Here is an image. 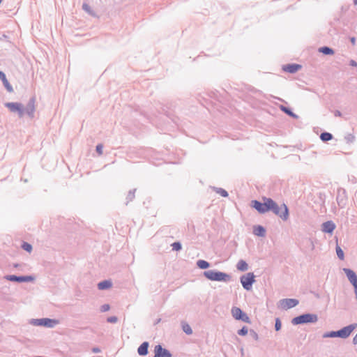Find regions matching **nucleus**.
<instances>
[{
  "instance_id": "f257e3e1",
  "label": "nucleus",
  "mask_w": 357,
  "mask_h": 357,
  "mask_svg": "<svg viewBox=\"0 0 357 357\" xmlns=\"http://www.w3.org/2000/svg\"><path fill=\"white\" fill-rule=\"evenodd\" d=\"M270 212L280 218L283 221H287L289 217L287 206L285 204L278 205L273 199L271 203Z\"/></svg>"
},
{
  "instance_id": "f03ea898",
  "label": "nucleus",
  "mask_w": 357,
  "mask_h": 357,
  "mask_svg": "<svg viewBox=\"0 0 357 357\" xmlns=\"http://www.w3.org/2000/svg\"><path fill=\"white\" fill-rule=\"evenodd\" d=\"M204 276L209 280L228 282L231 280V276L226 273L216 270H208L203 273Z\"/></svg>"
},
{
  "instance_id": "7ed1b4c3",
  "label": "nucleus",
  "mask_w": 357,
  "mask_h": 357,
  "mask_svg": "<svg viewBox=\"0 0 357 357\" xmlns=\"http://www.w3.org/2000/svg\"><path fill=\"white\" fill-rule=\"evenodd\" d=\"M262 202L258 200H252L250 203V206L254 208L259 213L264 214L270 212V206L272 201L271 198L263 197Z\"/></svg>"
},
{
  "instance_id": "20e7f679",
  "label": "nucleus",
  "mask_w": 357,
  "mask_h": 357,
  "mask_svg": "<svg viewBox=\"0 0 357 357\" xmlns=\"http://www.w3.org/2000/svg\"><path fill=\"white\" fill-rule=\"evenodd\" d=\"M318 321V316L316 314H302L292 319L293 325H299L310 323H316Z\"/></svg>"
},
{
  "instance_id": "39448f33",
  "label": "nucleus",
  "mask_w": 357,
  "mask_h": 357,
  "mask_svg": "<svg viewBox=\"0 0 357 357\" xmlns=\"http://www.w3.org/2000/svg\"><path fill=\"white\" fill-rule=\"evenodd\" d=\"M4 106L7 107L12 113H17L20 119L24 116V105L21 102H8L4 103Z\"/></svg>"
},
{
  "instance_id": "423d86ee",
  "label": "nucleus",
  "mask_w": 357,
  "mask_h": 357,
  "mask_svg": "<svg viewBox=\"0 0 357 357\" xmlns=\"http://www.w3.org/2000/svg\"><path fill=\"white\" fill-rule=\"evenodd\" d=\"M240 282L245 290L250 291L252 288V284L255 282V275L252 272L248 273L241 276Z\"/></svg>"
},
{
  "instance_id": "0eeeda50",
  "label": "nucleus",
  "mask_w": 357,
  "mask_h": 357,
  "mask_svg": "<svg viewBox=\"0 0 357 357\" xmlns=\"http://www.w3.org/2000/svg\"><path fill=\"white\" fill-rule=\"evenodd\" d=\"M231 314L233 317L236 320H241L245 323H250L249 317L241 308L234 307L231 309Z\"/></svg>"
},
{
  "instance_id": "6e6552de",
  "label": "nucleus",
  "mask_w": 357,
  "mask_h": 357,
  "mask_svg": "<svg viewBox=\"0 0 357 357\" xmlns=\"http://www.w3.org/2000/svg\"><path fill=\"white\" fill-rule=\"evenodd\" d=\"M36 97H31L26 105L24 106V115H27L30 119H33L34 117L35 112H36Z\"/></svg>"
},
{
  "instance_id": "1a4fd4ad",
  "label": "nucleus",
  "mask_w": 357,
  "mask_h": 357,
  "mask_svg": "<svg viewBox=\"0 0 357 357\" xmlns=\"http://www.w3.org/2000/svg\"><path fill=\"white\" fill-rule=\"evenodd\" d=\"M6 280L16 282H32L35 280V278L31 275H7L4 276Z\"/></svg>"
},
{
  "instance_id": "9d476101",
  "label": "nucleus",
  "mask_w": 357,
  "mask_h": 357,
  "mask_svg": "<svg viewBox=\"0 0 357 357\" xmlns=\"http://www.w3.org/2000/svg\"><path fill=\"white\" fill-rule=\"evenodd\" d=\"M356 327H357V324L354 323V324H351L350 325H348V326L343 327L342 328L338 330L337 331H338L339 337L343 338V339L347 338L348 337H349V335L353 332V331L356 328Z\"/></svg>"
},
{
  "instance_id": "9b49d317",
  "label": "nucleus",
  "mask_w": 357,
  "mask_h": 357,
  "mask_svg": "<svg viewBox=\"0 0 357 357\" xmlns=\"http://www.w3.org/2000/svg\"><path fill=\"white\" fill-rule=\"evenodd\" d=\"M336 201L340 208H344L347 204V196L344 189L339 188L337 192Z\"/></svg>"
},
{
  "instance_id": "f8f14e48",
  "label": "nucleus",
  "mask_w": 357,
  "mask_h": 357,
  "mask_svg": "<svg viewBox=\"0 0 357 357\" xmlns=\"http://www.w3.org/2000/svg\"><path fill=\"white\" fill-rule=\"evenodd\" d=\"M298 303V300L295 298H284L280 301V307L284 310L294 307Z\"/></svg>"
},
{
  "instance_id": "ddd939ff",
  "label": "nucleus",
  "mask_w": 357,
  "mask_h": 357,
  "mask_svg": "<svg viewBox=\"0 0 357 357\" xmlns=\"http://www.w3.org/2000/svg\"><path fill=\"white\" fill-rule=\"evenodd\" d=\"M154 357H172L171 352L165 349L160 344H158L154 347Z\"/></svg>"
},
{
  "instance_id": "4468645a",
  "label": "nucleus",
  "mask_w": 357,
  "mask_h": 357,
  "mask_svg": "<svg viewBox=\"0 0 357 357\" xmlns=\"http://www.w3.org/2000/svg\"><path fill=\"white\" fill-rule=\"evenodd\" d=\"M342 271L346 274L349 281L354 287H357V275L356 273L351 269L347 268H344Z\"/></svg>"
},
{
  "instance_id": "2eb2a0df",
  "label": "nucleus",
  "mask_w": 357,
  "mask_h": 357,
  "mask_svg": "<svg viewBox=\"0 0 357 357\" xmlns=\"http://www.w3.org/2000/svg\"><path fill=\"white\" fill-rule=\"evenodd\" d=\"M302 66L297 63H290L284 65L282 66V70L285 72L289 73H295L300 69H301Z\"/></svg>"
},
{
  "instance_id": "dca6fc26",
  "label": "nucleus",
  "mask_w": 357,
  "mask_h": 357,
  "mask_svg": "<svg viewBox=\"0 0 357 357\" xmlns=\"http://www.w3.org/2000/svg\"><path fill=\"white\" fill-rule=\"evenodd\" d=\"M322 231L325 233L331 234L335 229V225L333 221H326L321 225Z\"/></svg>"
},
{
  "instance_id": "f3484780",
  "label": "nucleus",
  "mask_w": 357,
  "mask_h": 357,
  "mask_svg": "<svg viewBox=\"0 0 357 357\" xmlns=\"http://www.w3.org/2000/svg\"><path fill=\"white\" fill-rule=\"evenodd\" d=\"M42 326L47 328H54L55 326L59 324V321L55 319L43 318Z\"/></svg>"
},
{
  "instance_id": "a211bd4d",
  "label": "nucleus",
  "mask_w": 357,
  "mask_h": 357,
  "mask_svg": "<svg viewBox=\"0 0 357 357\" xmlns=\"http://www.w3.org/2000/svg\"><path fill=\"white\" fill-rule=\"evenodd\" d=\"M149 344L148 342H144L137 349V352L139 356H146L149 353Z\"/></svg>"
},
{
  "instance_id": "6ab92c4d",
  "label": "nucleus",
  "mask_w": 357,
  "mask_h": 357,
  "mask_svg": "<svg viewBox=\"0 0 357 357\" xmlns=\"http://www.w3.org/2000/svg\"><path fill=\"white\" fill-rule=\"evenodd\" d=\"M253 234L259 237L266 236V229L261 225H255L253 227Z\"/></svg>"
},
{
  "instance_id": "aec40b11",
  "label": "nucleus",
  "mask_w": 357,
  "mask_h": 357,
  "mask_svg": "<svg viewBox=\"0 0 357 357\" xmlns=\"http://www.w3.org/2000/svg\"><path fill=\"white\" fill-rule=\"evenodd\" d=\"M112 282L108 280L101 281L98 284V288L100 290L108 289L110 287H112Z\"/></svg>"
},
{
  "instance_id": "412c9836",
  "label": "nucleus",
  "mask_w": 357,
  "mask_h": 357,
  "mask_svg": "<svg viewBox=\"0 0 357 357\" xmlns=\"http://www.w3.org/2000/svg\"><path fill=\"white\" fill-rule=\"evenodd\" d=\"M318 51L325 55H333L335 53L334 50L328 46L321 47L319 48Z\"/></svg>"
},
{
  "instance_id": "4be33fe9",
  "label": "nucleus",
  "mask_w": 357,
  "mask_h": 357,
  "mask_svg": "<svg viewBox=\"0 0 357 357\" xmlns=\"http://www.w3.org/2000/svg\"><path fill=\"white\" fill-rule=\"evenodd\" d=\"M236 268L240 271H246L248 269V264L243 259L238 261Z\"/></svg>"
},
{
  "instance_id": "5701e85b",
  "label": "nucleus",
  "mask_w": 357,
  "mask_h": 357,
  "mask_svg": "<svg viewBox=\"0 0 357 357\" xmlns=\"http://www.w3.org/2000/svg\"><path fill=\"white\" fill-rule=\"evenodd\" d=\"M196 264L200 269H206L210 267V263L203 259L197 261Z\"/></svg>"
},
{
  "instance_id": "b1692460",
  "label": "nucleus",
  "mask_w": 357,
  "mask_h": 357,
  "mask_svg": "<svg viewBox=\"0 0 357 357\" xmlns=\"http://www.w3.org/2000/svg\"><path fill=\"white\" fill-rule=\"evenodd\" d=\"M1 81L4 87L8 93H13L14 91L12 85L9 83L8 80L6 78V76H5L4 78L1 79Z\"/></svg>"
},
{
  "instance_id": "393cba45",
  "label": "nucleus",
  "mask_w": 357,
  "mask_h": 357,
  "mask_svg": "<svg viewBox=\"0 0 357 357\" xmlns=\"http://www.w3.org/2000/svg\"><path fill=\"white\" fill-rule=\"evenodd\" d=\"M280 109L282 112H284L285 114H287V115L291 116V117H294V118H298V116L294 114L291 109L289 107H287L285 106H283V105H281L280 107Z\"/></svg>"
},
{
  "instance_id": "a878e982",
  "label": "nucleus",
  "mask_w": 357,
  "mask_h": 357,
  "mask_svg": "<svg viewBox=\"0 0 357 357\" xmlns=\"http://www.w3.org/2000/svg\"><path fill=\"white\" fill-rule=\"evenodd\" d=\"M333 137V135L328 132H324L320 135V139L324 142L331 140Z\"/></svg>"
},
{
  "instance_id": "bb28decb",
  "label": "nucleus",
  "mask_w": 357,
  "mask_h": 357,
  "mask_svg": "<svg viewBox=\"0 0 357 357\" xmlns=\"http://www.w3.org/2000/svg\"><path fill=\"white\" fill-rule=\"evenodd\" d=\"M135 191L136 189L131 190L128 192L127 197H126V205H128L129 202H132L135 197Z\"/></svg>"
},
{
  "instance_id": "cd10ccee",
  "label": "nucleus",
  "mask_w": 357,
  "mask_h": 357,
  "mask_svg": "<svg viewBox=\"0 0 357 357\" xmlns=\"http://www.w3.org/2000/svg\"><path fill=\"white\" fill-rule=\"evenodd\" d=\"M323 337H324V338H326V337H339V336H338V331H330V332L325 333L323 335Z\"/></svg>"
},
{
  "instance_id": "c85d7f7f",
  "label": "nucleus",
  "mask_w": 357,
  "mask_h": 357,
  "mask_svg": "<svg viewBox=\"0 0 357 357\" xmlns=\"http://www.w3.org/2000/svg\"><path fill=\"white\" fill-rule=\"evenodd\" d=\"M335 250L337 257L340 259L343 260L344 259V254L342 249L340 246L337 245Z\"/></svg>"
},
{
  "instance_id": "c756f323",
  "label": "nucleus",
  "mask_w": 357,
  "mask_h": 357,
  "mask_svg": "<svg viewBox=\"0 0 357 357\" xmlns=\"http://www.w3.org/2000/svg\"><path fill=\"white\" fill-rule=\"evenodd\" d=\"M215 190L218 194H220L223 197H227L229 195L228 192L223 188H215Z\"/></svg>"
},
{
  "instance_id": "7c9ffc66",
  "label": "nucleus",
  "mask_w": 357,
  "mask_h": 357,
  "mask_svg": "<svg viewBox=\"0 0 357 357\" xmlns=\"http://www.w3.org/2000/svg\"><path fill=\"white\" fill-rule=\"evenodd\" d=\"M182 329L187 335H191L192 333V330L188 324H183L182 325Z\"/></svg>"
},
{
  "instance_id": "2f4dec72",
  "label": "nucleus",
  "mask_w": 357,
  "mask_h": 357,
  "mask_svg": "<svg viewBox=\"0 0 357 357\" xmlns=\"http://www.w3.org/2000/svg\"><path fill=\"white\" fill-rule=\"evenodd\" d=\"M82 9L86 11V13H88L89 14H90L91 15H93L94 13H93V11L91 10L90 6L86 3H84L82 4Z\"/></svg>"
},
{
  "instance_id": "473e14b6",
  "label": "nucleus",
  "mask_w": 357,
  "mask_h": 357,
  "mask_svg": "<svg viewBox=\"0 0 357 357\" xmlns=\"http://www.w3.org/2000/svg\"><path fill=\"white\" fill-rule=\"evenodd\" d=\"M171 246L172 247V250L175 251H179L182 249L181 243L179 241L174 242Z\"/></svg>"
},
{
  "instance_id": "72a5a7b5",
  "label": "nucleus",
  "mask_w": 357,
  "mask_h": 357,
  "mask_svg": "<svg viewBox=\"0 0 357 357\" xmlns=\"http://www.w3.org/2000/svg\"><path fill=\"white\" fill-rule=\"evenodd\" d=\"M22 248L28 252H31L33 248L30 243H26V242H23L22 245Z\"/></svg>"
},
{
  "instance_id": "f704fd0d",
  "label": "nucleus",
  "mask_w": 357,
  "mask_h": 357,
  "mask_svg": "<svg viewBox=\"0 0 357 357\" xmlns=\"http://www.w3.org/2000/svg\"><path fill=\"white\" fill-rule=\"evenodd\" d=\"M238 335L244 336L248 333V329L247 326H243L241 329L238 330L237 332Z\"/></svg>"
},
{
  "instance_id": "c9c22d12",
  "label": "nucleus",
  "mask_w": 357,
  "mask_h": 357,
  "mask_svg": "<svg viewBox=\"0 0 357 357\" xmlns=\"http://www.w3.org/2000/svg\"><path fill=\"white\" fill-rule=\"evenodd\" d=\"M344 139L347 143H353L355 140V137L352 134H348L345 136Z\"/></svg>"
},
{
  "instance_id": "e433bc0d",
  "label": "nucleus",
  "mask_w": 357,
  "mask_h": 357,
  "mask_svg": "<svg viewBox=\"0 0 357 357\" xmlns=\"http://www.w3.org/2000/svg\"><path fill=\"white\" fill-rule=\"evenodd\" d=\"M43 318L42 319H33L31 320V323L35 326H41L43 325Z\"/></svg>"
},
{
  "instance_id": "4c0bfd02",
  "label": "nucleus",
  "mask_w": 357,
  "mask_h": 357,
  "mask_svg": "<svg viewBox=\"0 0 357 357\" xmlns=\"http://www.w3.org/2000/svg\"><path fill=\"white\" fill-rule=\"evenodd\" d=\"M282 324L281 321L279 318L275 319V329L276 331H278L281 329Z\"/></svg>"
},
{
  "instance_id": "58836bf2",
  "label": "nucleus",
  "mask_w": 357,
  "mask_h": 357,
  "mask_svg": "<svg viewBox=\"0 0 357 357\" xmlns=\"http://www.w3.org/2000/svg\"><path fill=\"white\" fill-rule=\"evenodd\" d=\"M249 335L252 337L255 340H257L259 338V335L254 330L251 329L249 331Z\"/></svg>"
},
{
  "instance_id": "ea45409f",
  "label": "nucleus",
  "mask_w": 357,
  "mask_h": 357,
  "mask_svg": "<svg viewBox=\"0 0 357 357\" xmlns=\"http://www.w3.org/2000/svg\"><path fill=\"white\" fill-rule=\"evenodd\" d=\"M118 321V318L116 316L109 317L107 319V321L112 324H115Z\"/></svg>"
},
{
  "instance_id": "a19ab883",
  "label": "nucleus",
  "mask_w": 357,
  "mask_h": 357,
  "mask_svg": "<svg viewBox=\"0 0 357 357\" xmlns=\"http://www.w3.org/2000/svg\"><path fill=\"white\" fill-rule=\"evenodd\" d=\"M110 309L109 304H104L100 307V311L102 312H107Z\"/></svg>"
},
{
  "instance_id": "79ce46f5",
  "label": "nucleus",
  "mask_w": 357,
  "mask_h": 357,
  "mask_svg": "<svg viewBox=\"0 0 357 357\" xmlns=\"http://www.w3.org/2000/svg\"><path fill=\"white\" fill-rule=\"evenodd\" d=\"M102 149H103V146L102 144H99L96 146V152L99 154V155H101L102 153Z\"/></svg>"
},
{
  "instance_id": "37998d69",
  "label": "nucleus",
  "mask_w": 357,
  "mask_h": 357,
  "mask_svg": "<svg viewBox=\"0 0 357 357\" xmlns=\"http://www.w3.org/2000/svg\"><path fill=\"white\" fill-rule=\"evenodd\" d=\"M349 65L353 67H357V62L355 61L354 60H351L349 61Z\"/></svg>"
},
{
  "instance_id": "c03bdc74",
  "label": "nucleus",
  "mask_w": 357,
  "mask_h": 357,
  "mask_svg": "<svg viewBox=\"0 0 357 357\" xmlns=\"http://www.w3.org/2000/svg\"><path fill=\"white\" fill-rule=\"evenodd\" d=\"M334 115H335V116H338V117H340V116H342V113H341V112H340V111H339V110H335V111L334 112Z\"/></svg>"
},
{
  "instance_id": "a18cd8bd",
  "label": "nucleus",
  "mask_w": 357,
  "mask_h": 357,
  "mask_svg": "<svg viewBox=\"0 0 357 357\" xmlns=\"http://www.w3.org/2000/svg\"><path fill=\"white\" fill-rule=\"evenodd\" d=\"M92 351L93 353L97 354V353L100 352V349L98 347H94V348L92 349Z\"/></svg>"
},
{
  "instance_id": "49530a36",
  "label": "nucleus",
  "mask_w": 357,
  "mask_h": 357,
  "mask_svg": "<svg viewBox=\"0 0 357 357\" xmlns=\"http://www.w3.org/2000/svg\"><path fill=\"white\" fill-rule=\"evenodd\" d=\"M353 344L355 345L357 344V333H356V335L353 338Z\"/></svg>"
},
{
  "instance_id": "de8ad7c7",
  "label": "nucleus",
  "mask_w": 357,
  "mask_h": 357,
  "mask_svg": "<svg viewBox=\"0 0 357 357\" xmlns=\"http://www.w3.org/2000/svg\"><path fill=\"white\" fill-rule=\"evenodd\" d=\"M6 74L3 71L0 70V79L1 80L3 78H4Z\"/></svg>"
},
{
  "instance_id": "09e8293b",
  "label": "nucleus",
  "mask_w": 357,
  "mask_h": 357,
  "mask_svg": "<svg viewBox=\"0 0 357 357\" xmlns=\"http://www.w3.org/2000/svg\"><path fill=\"white\" fill-rule=\"evenodd\" d=\"M350 41H351V43H352L353 45H354L356 44V38L354 37H351L350 38Z\"/></svg>"
},
{
  "instance_id": "8fccbe9b",
  "label": "nucleus",
  "mask_w": 357,
  "mask_h": 357,
  "mask_svg": "<svg viewBox=\"0 0 357 357\" xmlns=\"http://www.w3.org/2000/svg\"><path fill=\"white\" fill-rule=\"evenodd\" d=\"M354 293H355V295H356V298L357 300V287H354Z\"/></svg>"
},
{
  "instance_id": "3c124183",
  "label": "nucleus",
  "mask_w": 357,
  "mask_h": 357,
  "mask_svg": "<svg viewBox=\"0 0 357 357\" xmlns=\"http://www.w3.org/2000/svg\"><path fill=\"white\" fill-rule=\"evenodd\" d=\"M354 3L355 5H356V4H357V0H354Z\"/></svg>"
},
{
  "instance_id": "603ef678",
  "label": "nucleus",
  "mask_w": 357,
  "mask_h": 357,
  "mask_svg": "<svg viewBox=\"0 0 357 357\" xmlns=\"http://www.w3.org/2000/svg\"><path fill=\"white\" fill-rule=\"evenodd\" d=\"M15 267H17L18 266V264H15L14 265Z\"/></svg>"
}]
</instances>
